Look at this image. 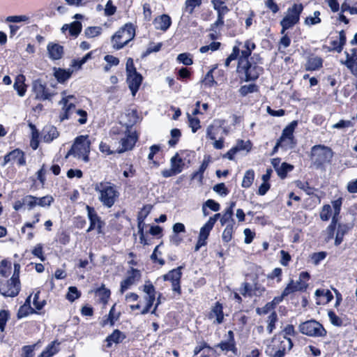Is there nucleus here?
Segmentation results:
<instances>
[{"label": "nucleus", "mask_w": 357, "mask_h": 357, "mask_svg": "<svg viewBox=\"0 0 357 357\" xmlns=\"http://www.w3.org/2000/svg\"><path fill=\"white\" fill-rule=\"evenodd\" d=\"M188 125L193 133L196 132L201 128L200 121L197 117H193L188 114Z\"/></svg>", "instance_id": "338daca9"}, {"label": "nucleus", "mask_w": 357, "mask_h": 357, "mask_svg": "<svg viewBox=\"0 0 357 357\" xmlns=\"http://www.w3.org/2000/svg\"><path fill=\"white\" fill-rule=\"evenodd\" d=\"M93 188L98 193L99 202L106 208H112L119 199L118 187L110 181L97 182L93 184Z\"/></svg>", "instance_id": "f03ea898"}, {"label": "nucleus", "mask_w": 357, "mask_h": 357, "mask_svg": "<svg viewBox=\"0 0 357 357\" xmlns=\"http://www.w3.org/2000/svg\"><path fill=\"white\" fill-rule=\"evenodd\" d=\"M82 25L79 21H74L70 24H64L62 27V31L64 32L66 30L69 31V34L71 36L77 37L82 31Z\"/></svg>", "instance_id": "7c9ffc66"}, {"label": "nucleus", "mask_w": 357, "mask_h": 357, "mask_svg": "<svg viewBox=\"0 0 357 357\" xmlns=\"http://www.w3.org/2000/svg\"><path fill=\"white\" fill-rule=\"evenodd\" d=\"M37 200L38 197L28 195L22 198V204L26 205L29 210H31L37 206Z\"/></svg>", "instance_id": "e2e57ef3"}, {"label": "nucleus", "mask_w": 357, "mask_h": 357, "mask_svg": "<svg viewBox=\"0 0 357 357\" xmlns=\"http://www.w3.org/2000/svg\"><path fill=\"white\" fill-rule=\"evenodd\" d=\"M10 314L9 310H0V332L3 333L6 329V324L9 320Z\"/></svg>", "instance_id": "5fc2aeb1"}, {"label": "nucleus", "mask_w": 357, "mask_h": 357, "mask_svg": "<svg viewBox=\"0 0 357 357\" xmlns=\"http://www.w3.org/2000/svg\"><path fill=\"white\" fill-rule=\"evenodd\" d=\"M141 278V271L137 268L131 267L127 271V276L126 278L120 283V293L123 294L126 291L130 289L131 286L139 282Z\"/></svg>", "instance_id": "2eb2a0df"}, {"label": "nucleus", "mask_w": 357, "mask_h": 357, "mask_svg": "<svg viewBox=\"0 0 357 357\" xmlns=\"http://www.w3.org/2000/svg\"><path fill=\"white\" fill-rule=\"evenodd\" d=\"M207 318L208 319H213V323L214 324H221L224 322L225 314L223 312V305L220 302L217 301L212 306L211 310L207 314Z\"/></svg>", "instance_id": "aec40b11"}, {"label": "nucleus", "mask_w": 357, "mask_h": 357, "mask_svg": "<svg viewBox=\"0 0 357 357\" xmlns=\"http://www.w3.org/2000/svg\"><path fill=\"white\" fill-rule=\"evenodd\" d=\"M37 313L36 310L31 307H26V305H22L20 307L18 312L17 313V317L18 319H22L23 317H27L29 314H36Z\"/></svg>", "instance_id": "bf43d9fd"}, {"label": "nucleus", "mask_w": 357, "mask_h": 357, "mask_svg": "<svg viewBox=\"0 0 357 357\" xmlns=\"http://www.w3.org/2000/svg\"><path fill=\"white\" fill-rule=\"evenodd\" d=\"M237 45H234L232 48L231 53L228 56V57L225 59V66L229 67L230 63L232 61L236 60L240 54V47L239 46L242 44L240 41H236Z\"/></svg>", "instance_id": "a18cd8bd"}, {"label": "nucleus", "mask_w": 357, "mask_h": 357, "mask_svg": "<svg viewBox=\"0 0 357 357\" xmlns=\"http://www.w3.org/2000/svg\"><path fill=\"white\" fill-rule=\"evenodd\" d=\"M315 295L317 297H323L324 298V303H328L333 299V295L332 292L328 289H317Z\"/></svg>", "instance_id": "680f3d73"}, {"label": "nucleus", "mask_w": 357, "mask_h": 357, "mask_svg": "<svg viewBox=\"0 0 357 357\" xmlns=\"http://www.w3.org/2000/svg\"><path fill=\"white\" fill-rule=\"evenodd\" d=\"M49 57L52 60H59L62 58L63 47L58 43H50L47 47Z\"/></svg>", "instance_id": "393cba45"}, {"label": "nucleus", "mask_w": 357, "mask_h": 357, "mask_svg": "<svg viewBox=\"0 0 357 357\" xmlns=\"http://www.w3.org/2000/svg\"><path fill=\"white\" fill-rule=\"evenodd\" d=\"M91 144V142L89 139V135H79L77 137L74 144L68 151L66 158H67L69 155H73L78 158H82L86 162H89Z\"/></svg>", "instance_id": "39448f33"}, {"label": "nucleus", "mask_w": 357, "mask_h": 357, "mask_svg": "<svg viewBox=\"0 0 357 357\" xmlns=\"http://www.w3.org/2000/svg\"><path fill=\"white\" fill-rule=\"evenodd\" d=\"M298 330L303 335L313 337H324L327 335V331L320 322L310 319L301 322L298 325Z\"/></svg>", "instance_id": "1a4fd4ad"}, {"label": "nucleus", "mask_w": 357, "mask_h": 357, "mask_svg": "<svg viewBox=\"0 0 357 357\" xmlns=\"http://www.w3.org/2000/svg\"><path fill=\"white\" fill-rule=\"evenodd\" d=\"M255 178V173L252 169L247 170L243 176L241 186L243 188H249L252 185Z\"/></svg>", "instance_id": "58836bf2"}, {"label": "nucleus", "mask_w": 357, "mask_h": 357, "mask_svg": "<svg viewBox=\"0 0 357 357\" xmlns=\"http://www.w3.org/2000/svg\"><path fill=\"white\" fill-rule=\"evenodd\" d=\"M177 60L185 66H191L193 63L192 55L190 53H181L178 55Z\"/></svg>", "instance_id": "774afa93"}, {"label": "nucleus", "mask_w": 357, "mask_h": 357, "mask_svg": "<svg viewBox=\"0 0 357 357\" xmlns=\"http://www.w3.org/2000/svg\"><path fill=\"white\" fill-rule=\"evenodd\" d=\"M321 202V198L318 195L307 198L304 201L303 208L307 210H312Z\"/></svg>", "instance_id": "49530a36"}, {"label": "nucleus", "mask_w": 357, "mask_h": 357, "mask_svg": "<svg viewBox=\"0 0 357 357\" xmlns=\"http://www.w3.org/2000/svg\"><path fill=\"white\" fill-rule=\"evenodd\" d=\"M333 157L332 149L324 145H314L311 150V160L317 167L329 162Z\"/></svg>", "instance_id": "9d476101"}, {"label": "nucleus", "mask_w": 357, "mask_h": 357, "mask_svg": "<svg viewBox=\"0 0 357 357\" xmlns=\"http://www.w3.org/2000/svg\"><path fill=\"white\" fill-rule=\"evenodd\" d=\"M32 89L36 94V99L40 100H50L53 96V94L50 92L46 84L43 83L40 79L33 81Z\"/></svg>", "instance_id": "a211bd4d"}, {"label": "nucleus", "mask_w": 357, "mask_h": 357, "mask_svg": "<svg viewBox=\"0 0 357 357\" xmlns=\"http://www.w3.org/2000/svg\"><path fill=\"white\" fill-rule=\"evenodd\" d=\"M32 255L38 258L41 261H45L46 257L43 251V245L42 243L36 244L31 250Z\"/></svg>", "instance_id": "052dcab7"}, {"label": "nucleus", "mask_w": 357, "mask_h": 357, "mask_svg": "<svg viewBox=\"0 0 357 357\" xmlns=\"http://www.w3.org/2000/svg\"><path fill=\"white\" fill-rule=\"evenodd\" d=\"M257 283L255 284V289H253L251 287V285L247 282H243L240 287V292L241 294L246 297V296H252L254 294V291L257 289Z\"/></svg>", "instance_id": "864d4df0"}, {"label": "nucleus", "mask_w": 357, "mask_h": 357, "mask_svg": "<svg viewBox=\"0 0 357 357\" xmlns=\"http://www.w3.org/2000/svg\"><path fill=\"white\" fill-rule=\"evenodd\" d=\"M153 24L155 29L166 31L172 25V19L169 15L162 14L154 19Z\"/></svg>", "instance_id": "b1692460"}, {"label": "nucleus", "mask_w": 357, "mask_h": 357, "mask_svg": "<svg viewBox=\"0 0 357 357\" xmlns=\"http://www.w3.org/2000/svg\"><path fill=\"white\" fill-rule=\"evenodd\" d=\"M211 157L210 155H205L204 160L199 166L197 171L194 172L191 174V179H197L200 183H202L204 179V174L206 169L208 168L209 163L211 162Z\"/></svg>", "instance_id": "a878e982"}, {"label": "nucleus", "mask_w": 357, "mask_h": 357, "mask_svg": "<svg viewBox=\"0 0 357 357\" xmlns=\"http://www.w3.org/2000/svg\"><path fill=\"white\" fill-rule=\"evenodd\" d=\"M59 136V132L54 126H46L43 129V139L45 143H50Z\"/></svg>", "instance_id": "cd10ccee"}, {"label": "nucleus", "mask_w": 357, "mask_h": 357, "mask_svg": "<svg viewBox=\"0 0 357 357\" xmlns=\"http://www.w3.org/2000/svg\"><path fill=\"white\" fill-rule=\"evenodd\" d=\"M305 60L304 68L306 71H317L323 68L324 59L314 53L309 52Z\"/></svg>", "instance_id": "6ab92c4d"}, {"label": "nucleus", "mask_w": 357, "mask_h": 357, "mask_svg": "<svg viewBox=\"0 0 357 357\" xmlns=\"http://www.w3.org/2000/svg\"><path fill=\"white\" fill-rule=\"evenodd\" d=\"M137 141V137L134 135H128L121 140L122 151L131 150Z\"/></svg>", "instance_id": "72a5a7b5"}, {"label": "nucleus", "mask_w": 357, "mask_h": 357, "mask_svg": "<svg viewBox=\"0 0 357 357\" xmlns=\"http://www.w3.org/2000/svg\"><path fill=\"white\" fill-rule=\"evenodd\" d=\"M234 205H235V203L232 202L230 204V206L225 210L223 215L220 220L221 225L223 226L226 224L227 225V224H231V223L235 225V220L233 218V215H234L233 208H234Z\"/></svg>", "instance_id": "2f4dec72"}, {"label": "nucleus", "mask_w": 357, "mask_h": 357, "mask_svg": "<svg viewBox=\"0 0 357 357\" xmlns=\"http://www.w3.org/2000/svg\"><path fill=\"white\" fill-rule=\"evenodd\" d=\"M73 96H68L67 97L63 98L61 102L63 105L62 107V112L60 114L59 118L61 121L68 119L70 115L75 112H76V106L74 103L69 102L68 99L72 98Z\"/></svg>", "instance_id": "5701e85b"}, {"label": "nucleus", "mask_w": 357, "mask_h": 357, "mask_svg": "<svg viewBox=\"0 0 357 357\" xmlns=\"http://www.w3.org/2000/svg\"><path fill=\"white\" fill-rule=\"evenodd\" d=\"M215 347L220 348L222 351H231L235 355L238 353V348L236 347V343L232 342L229 340L221 341L218 344H217Z\"/></svg>", "instance_id": "f704fd0d"}, {"label": "nucleus", "mask_w": 357, "mask_h": 357, "mask_svg": "<svg viewBox=\"0 0 357 357\" xmlns=\"http://www.w3.org/2000/svg\"><path fill=\"white\" fill-rule=\"evenodd\" d=\"M47 174V167L45 164H43L40 168L36 172V179L32 178L33 184L35 185L36 180L39 181L41 188H44L46 183L45 175Z\"/></svg>", "instance_id": "79ce46f5"}, {"label": "nucleus", "mask_w": 357, "mask_h": 357, "mask_svg": "<svg viewBox=\"0 0 357 357\" xmlns=\"http://www.w3.org/2000/svg\"><path fill=\"white\" fill-rule=\"evenodd\" d=\"M218 68V64H215L212 68L206 73L203 79V83L208 87H212L217 84L216 81L213 77V72Z\"/></svg>", "instance_id": "a19ab883"}, {"label": "nucleus", "mask_w": 357, "mask_h": 357, "mask_svg": "<svg viewBox=\"0 0 357 357\" xmlns=\"http://www.w3.org/2000/svg\"><path fill=\"white\" fill-rule=\"evenodd\" d=\"M278 334H282V337H284L287 339H291L290 337H295L297 335V332L296 331L294 325L287 324Z\"/></svg>", "instance_id": "4d7b16f0"}, {"label": "nucleus", "mask_w": 357, "mask_h": 357, "mask_svg": "<svg viewBox=\"0 0 357 357\" xmlns=\"http://www.w3.org/2000/svg\"><path fill=\"white\" fill-rule=\"evenodd\" d=\"M183 268V266H178L169 271L166 274L160 277L164 281L170 282L174 296L180 297L182 294L181 278Z\"/></svg>", "instance_id": "9b49d317"}, {"label": "nucleus", "mask_w": 357, "mask_h": 357, "mask_svg": "<svg viewBox=\"0 0 357 357\" xmlns=\"http://www.w3.org/2000/svg\"><path fill=\"white\" fill-rule=\"evenodd\" d=\"M294 346L291 339H287L282 334H275L271 343L266 349V354L269 357H284Z\"/></svg>", "instance_id": "20e7f679"}, {"label": "nucleus", "mask_w": 357, "mask_h": 357, "mask_svg": "<svg viewBox=\"0 0 357 357\" xmlns=\"http://www.w3.org/2000/svg\"><path fill=\"white\" fill-rule=\"evenodd\" d=\"M54 76L59 83L63 84L66 82L73 74L70 69H63L61 68H54Z\"/></svg>", "instance_id": "c756f323"}, {"label": "nucleus", "mask_w": 357, "mask_h": 357, "mask_svg": "<svg viewBox=\"0 0 357 357\" xmlns=\"http://www.w3.org/2000/svg\"><path fill=\"white\" fill-rule=\"evenodd\" d=\"M206 207L209 208L213 211L217 212L220 210V205L213 199H209L206 200L203 205L202 211L204 215H208V212H207Z\"/></svg>", "instance_id": "603ef678"}, {"label": "nucleus", "mask_w": 357, "mask_h": 357, "mask_svg": "<svg viewBox=\"0 0 357 357\" xmlns=\"http://www.w3.org/2000/svg\"><path fill=\"white\" fill-rule=\"evenodd\" d=\"M135 36V27L130 23L125 24L112 37L113 48L119 50L126 46Z\"/></svg>", "instance_id": "423d86ee"}, {"label": "nucleus", "mask_w": 357, "mask_h": 357, "mask_svg": "<svg viewBox=\"0 0 357 357\" xmlns=\"http://www.w3.org/2000/svg\"><path fill=\"white\" fill-rule=\"evenodd\" d=\"M126 71L127 84L132 95L135 96L142 85L143 77L137 72L134 64L133 59L131 57L128 58L126 60Z\"/></svg>", "instance_id": "0eeeda50"}, {"label": "nucleus", "mask_w": 357, "mask_h": 357, "mask_svg": "<svg viewBox=\"0 0 357 357\" xmlns=\"http://www.w3.org/2000/svg\"><path fill=\"white\" fill-rule=\"evenodd\" d=\"M343 201V197H339L331 202L332 206L328 204H325L320 210L319 217L322 221H328L331 218V222L326 229V236L325 241L326 243L334 238L335 231L339 221Z\"/></svg>", "instance_id": "f257e3e1"}, {"label": "nucleus", "mask_w": 357, "mask_h": 357, "mask_svg": "<svg viewBox=\"0 0 357 357\" xmlns=\"http://www.w3.org/2000/svg\"><path fill=\"white\" fill-rule=\"evenodd\" d=\"M70 241V234L66 231L63 230L57 233V239L56 241L63 245H66L69 243Z\"/></svg>", "instance_id": "69168bd1"}, {"label": "nucleus", "mask_w": 357, "mask_h": 357, "mask_svg": "<svg viewBox=\"0 0 357 357\" xmlns=\"http://www.w3.org/2000/svg\"><path fill=\"white\" fill-rule=\"evenodd\" d=\"M235 225L233 223L227 224L226 225L222 234V240L224 243H228L232 240L235 233Z\"/></svg>", "instance_id": "c9c22d12"}, {"label": "nucleus", "mask_w": 357, "mask_h": 357, "mask_svg": "<svg viewBox=\"0 0 357 357\" xmlns=\"http://www.w3.org/2000/svg\"><path fill=\"white\" fill-rule=\"evenodd\" d=\"M21 291L20 280L13 278L0 280V294L4 297H15Z\"/></svg>", "instance_id": "ddd939ff"}, {"label": "nucleus", "mask_w": 357, "mask_h": 357, "mask_svg": "<svg viewBox=\"0 0 357 357\" xmlns=\"http://www.w3.org/2000/svg\"><path fill=\"white\" fill-rule=\"evenodd\" d=\"M82 293L75 286L69 287L68 289V292L66 295V298L73 303L75 300L78 299L81 297Z\"/></svg>", "instance_id": "09e8293b"}, {"label": "nucleus", "mask_w": 357, "mask_h": 357, "mask_svg": "<svg viewBox=\"0 0 357 357\" xmlns=\"http://www.w3.org/2000/svg\"><path fill=\"white\" fill-rule=\"evenodd\" d=\"M351 54L345 52L346 59L341 61V63L345 66L350 73L355 77V79L353 82V85L355 87V90L357 94V48H352L351 50Z\"/></svg>", "instance_id": "4468645a"}, {"label": "nucleus", "mask_w": 357, "mask_h": 357, "mask_svg": "<svg viewBox=\"0 0 357 357\" xmlns=\"http://www.w3.org/2000/svg\"><path fill=\"white\" fill-rule=\"evenodd\" d=\"M252 53L250 52V50L248 48H243V50H240V54L238 57L237 58V64H241L246 61L255 60V57H251Z\"/></svg>", "instance_id": "3c124183"}, {"label": "nucleus", "mask_w": 357, "mask_h": 357, "mask_svg": "<svg viewBox=\"0 0 357 357\" xmlns=\"http://www.w3.org/2000/svg\"><path fill=\"white\" fill-rule=\"evenodd\" d=\"M297 125V121H291L283 129L282 135L278 139L279 141L284 143V144H286V146L289 149H293L296 144L294 132Z\"/></svg>", "instance_id": "dca6fc26"}, {"label": "nucleus", "mask_w": 357, "mask_h": 357, "mask_svg": "<svg viewBox=\"0 0 357 357\" xmlns=\"http://www.w3.org/2000/svg\"><path fill=\"white\" fill-rule=\"evenodd\" d=\"M278 321L277 312L273 311L267 317V331L269 334H271L274 329L276 328V323Z\"/></svg>", "instance_id": "8fccbe9b"}, {"label": "nucleus", "mask_w": 357, "mask_h": 357, "mask_svg": "<svg viewBox=\"0 0 357 357\" xmlns=\"http://www.w3.org/2000/svg\"><path fill=\"white\" fill-rule=\"evenodd\" d=\"M262 59L257 56L255 61H249L241 64H237L236 73L241 81L249 82H255L261 75L264 73V68L261 64Z\"/></svg>", "instance_id": "7ed1b4c3"}, {"label": "nucleus", "mask_w": 357, "mask_h": 357, "mask_svg": "<svg viewBox=\"0 0 357 357\" xmlns=\"http://www.w3.org/2000/svg\"><path fill=\"white\" fill-rule=\"evenodd\" d=\"M220 218V213H215L210 217L208 221L201 227L199 234L202 236L208 238L211 231L213 229L216 221Z\"/></svg>", "instance_id": "bb28decb"}, {"label": "nucleus", "mask_w": 357, "mask_h": 357, "mask_svg": "<svg viewBox=\"0 0 357 357\" xmlns=\"http://www.w3.org/2000/svg\"><path fill=\"white\" fill-rule=\"evenodd\" d=\"M294 169V166L287 162H282L278 169H277V174L281 179L287 178V174L289 172Z\"/></svg>", "instance_id": "de8ad7c7"}, {"label": "nucleus", "mask_w": 357, "mask_h": 357, "mask_svg": "<svg viewBox=\"0 0 357 357\" xmlns=\"http://www.w3.org/2000/svg\"><path fill=\"white\" fill-rule=\"evenodd\" d=\"M16 162L19 167L24 166L26 164L25 153L21 149L17 148L10 151L3 158L2 166H6L9 162Z\"/></svg>", "instance_id": "f3484780"}, {"label": "nucleus", "mask_w": 357, "mask_h": 357, "mask_svg": "<svg viewBox=\"0 0 357 357\" xmlns=\"http://www.w3.org/2000/svg\"><path fill=\"white\" fill-rule=\"evenodd\" d=\"M347 43V36L344 30H341L339 32V40H332L331 42V47L324 45V49H327L329 52H336L341 53Z\"/></svg>", "instance_id": "4be33fe9"}, {"label": "nucleus", "mask_w": 357, "mask_h": 357, "mask_svg": "<svg viewBox=\"0 0 357 357\" xmlns=\"http://www.w3.org/2000/svg\"><path fill=\"white\" fill-rule=\"evenodd\" d=\"M170 164L171 167L178 174L183 171L185 166L183 159L177 153L171 158Z\"/></svg>", "instance_id": "37998d69"}, {"label": "nucleus", "mask_w": 357, "mask_h": 357, "mask_svg": "<svg viewBox=\"0 0 357 357\" xmlns=\"http://www.w3.org/2000/svg\"><path fill=\"white\" fill-rule=\"evenodd\" d=\"M102 33L100 26H89L85 29L84 34L87 38H94L98 36Z\"/></svg>", "instance_id": "0e129e2a"}, {"label": "nucleus", "mask_w": 357, "mask_h": 357, "mask_svg": "<svg viewBox=\"0 0 357 357\" xmlns=\"http://www.w3.org/2000/svg\"><path fill=\"white\" fill-rule=\"evenodd\" d=\"M303 8L304 7L302 3H294L291 7L288 8L287 15L280 22L282 27L280 30L281 34H284L287 30L292 28L299 22Z\"/></svg>", "instance_id": "6e6552de"}, {"label": "nucleus", "mask_w": 357, "mask_h": 357, "mask_svg": "<svg viewBox=\"0 0 357 357\" xmlns=\"http://www.w3.org/2000/svg\"><path fill=\"white\" fill-rule=\"evenodd\" d=\"M238 92L241 96L245 97L249 93L259 92V86L255 83L243 85L238 89Z\"/></svg>", "instance_id": "4c0bfd02"}, {"label": "nucleus", "mask_w": 357, "mask_h": 357, "mask_svg": "<svg viewBox=\"0 0 357 357\" xmlns=\"http://www.w3.org/2000/svg\"><path fill=\"white\" fill-rule=\"evenodd\" d=\"M86 209L87 211V216L89 220V227L86 229V232H90L93 230H96L99 235L104 236L105 234L104 228L105 222L99 216L94 207L86 205Z\"/></svg>", "instance_id": "f8f14e48"}, {"label": "nucleus", "mask_w": 357, "mask_h": 357, "mask_svg": "<svg viewBox=\"0 0 357 357\" xmlns=\"http://www.w3.org/2000/svg\"><path fill=\"white\" fill-rule=\"evenodd\" d=\"M12 264L6 259L0 261V275L3 278H8L11 274Z\"/></svg>", "instance_id": "c03bdc74"}, {"label": "nucleus", "mask_w": 357, "mask_h": 357, "mask_svg": "<svg viewBox=\"0 0 357 357\" xmlns=\"http://www.w3.org/2000/svg\"><path fill=\"white\" fill-rule=\"evenodd\" d=\"M126 337V335L119 329H115L113 332L109 335L106 339L107 342L106 347L109 348L112 347L113 343L119 344L123 342Z\"/></svg>", "instance_id": "c85d7f7f"}, {"label": "nucleus", "mask_w": 357, "mask_h": 357, "mask_svg": "<svg viewBox=\"0 0 357 357\" xmlns=\"http://www.w3.org/2000/svg\"><path fill=\"white\" fill-rule=\"evenodd\" d=\"M267 279L269 280H276L280 283L282 280V269L281 268H275L270 273L267 275Z\"/></svg>", "instance_id": "13d9d810"}, {"label": "nucleus", "mask_w": 357, "mask_h": 357, "mask_svg": "<svg viewBox=\"0 0 357 357\" xmlns=\"http://www.w3.org/2000/svg\"><path fill=\"white\" fill-rule=\"evenodd\" d=\"M353 223H338L337 225V232L335 238V245H340L344 241V236L347 234L353 228Z\"/></svg>", "instance_id": "412c9836"}, {"label": "nucleus", "mask_w": 357, "mask_h": 357, "mask_svg": "<svg viewBox=\"0 0 357 357\" xmlns=\"http://www.w3.org/2000/svg\"><path fill=\"white\" fill-rule=\"evenodd\" d=\"M25 77L23 75H19L16 77L13 87L20 96H24L26 91V85L24 83Z\"/></svg>", "instance_id": "473e14b6"}, {"label": "nucleus", "mask_w": 357, "mask_h": 357, "mask_svg": "<svg viewBox=\"0 0 357 357\" xmlns=\"http://www.w3.org/2000/svg\"><path fill=\"white\" fill-rule=\"evenodd\" d=\"M170 134L172 138L169 140L168 144L170 147H174L180 140L181 132L178 128H173Z\"/></svg>", "instance_id": "6e6d98bb"}, {"label": "nucleus", "mask_w": 357, "mask_h": 357, "mask_svg": "<svg viewBox=\"0 0 357 357\" xmlns=\"http://www.w3.org/2000/svg\"><path fill=\"white\" fill-rule=\"evenodd\" d=\"M213 8L217 11L218 15L223 16L229 12V8L225 5L222 0H212Z\"/></svg>", "instance_id": "ea45409f"}, {"label": "nucleus", "mask_w": 357, "mask_h": 357, "mask_svg": "<svg viewBox=\"0 0 357 357\" xmlns=\"http://www.w3.org/2000/svg\"><path fill=\"white\" fill-rule=\"evenodd\" d=\"M96 294L98 296L100 302L105 305L110 298L111 291L104 284H102L100 287L96 290Z\"/></svg>", "instance_id": "e433bc0d"}]
</instances>
